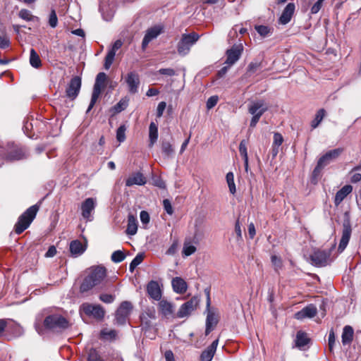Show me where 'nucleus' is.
Masks as SVG:
<instances>
[{
	"label": "nucleus",
	"instance_id": "1",
	"mask_svg": "<svg viewBox=\"0 0 361 361\" xmlns=\"http://www.w3.org/2000/svg\"><path fill=\"white\" fill-rule=\"evenodd\" d=\"M106 276V270L104 267H93L90 269L88 275L84 279L80 287L81 293H86L94 286L100 284Z\"/></svg>",
	"mask_w": 361,
	"mask_h": 361
},
{
	"label": "nucleus",
	"instance_id": "2",
	"mask_svg": "<svg viewBox=\"0 0 361 361\" xmlns=\"http://www.w3.org/2000/svg\"><path fill=\"white\" fill-rule=\"evenodd\" d=\"M38 210L39 207L37 205H32L19 216L14 227L15 232L17 234H20L30 226Z\"/></svg>",
	"mask_w": 361,
	"mask_h": 361
},
{
	"label": "nucleus",
	"instance_id": "3",
	"mask_svg": "<svg viewBox=\"0 0 361 361\" xmlns=\"http://www.w3.org/2000/svg\"><path fill=\"white\" fill-rule=\"evenodd\" d=\"M343 148H336L328 151L322 155L318 160L316 167L314 168L312 175L314 178H317L322 170L329 165L331 162L337 159L339 156L343 153Z\"/></svg>",
	"mask_w": 361,
	"mask_h": 361
},
{
	"label": "nucleus",
	"instance_id": "4",
	"mask_svg": "<svg viewBox=\"0 0 361 361\" xmlns=\"http://www.w3.org/2000/svg\"><path fill=\"white\" fill-rule=\"evenodd\" d=\"M43 324L45 329L56 331L64 330L69 326L68 320L58 314L46 316Z\"/></svg>",
	"mask_w": 361,
	"mask_h": 361
},
{
	"label": "nucleus",
	"instance_id": "5",
	"mask_svg": "<svg viewBox=\"0 0 361 361\" xmlns=\"http://www.w3.org/2000/svg\"><path fill=\"white\" fill-rule=\"evenodd\" d=\"M268 110V106L263 100H257L251 102L248 106V112L252 115L250 127L255 128L259 118Z\"/></svg>",
	"mask_w": 361,
	"mask_h": 361
},
{
	"label": "nucleus",
	"instance_id": "6",
	"mask_svg": "<svg viewBox=\"0 0 361 361\" xmlns=\"http://www.w3.org/2000/svg\"><path fill=\"white\" fill-rule=\"evenodd\" d=\"M199 38V35L195 32L183 34L177 45L178 54L183 56L187 55L189 53L191 47L195 44Z\"/></svg>",
	"mask_w": 361,
	"mask_h": 361
},
{
	"label": "nucleus",
	"instance_id": "7",
	"mask_svg": "<svg viewBox=\"0 0 361 361\" xmlns=\"http://www.w3.org/2000/svg\"><path fill=\"white\" fill-rule=\"evenodd\" d=\"M335 244L332 245L331 248L326 250H315L311 255L310 259L312 264L317 267H325L331 262L330 257L331 250L334 249Z\"/></svg>",
	"mask_w": 361,
	"mask_h": 361
},
{
	"label": "nucleus",
	"instance_id": "8",
	"mask_svg": "<svg viewBox=\"0 0 361 361\" xmlns=\"http://www.w3.org/2000/svg\"><path fill=\"white\" fill-rule=\"evenodd\" d=\"M106 79L107 76L106 73L103 72L98 73L97 75L95 83L94 85L93 92L92 94L91 101L87 108V112H89L94 106L101 94L102 89L104 86Z\"/></svg>",
	"mask_w": 361,
	"mask_h": 361
},
{
	"label": "nucleus",
	"instance_id": "9",
	"mask_svg": "<svg viewBox=\"0 0 361 361\" xmlns=\"http://www.w3.org/2000/svg\"><path fill=\"white\" fill-rule=\"evenodd\" d=\"M97 205V200L93 197H88L84 200L81 204V215L83 219L87 221H91L93 219L92 213Z\"/></svg>",
	"mask_w": 361,
	"mask_h": 361
},
{
	"label": "nucleus",
	"instance_id": "10",
	"mask_svg": "<svg viewBox=\"0 0 361 361\" xmlns=\"http://www.w3.org/2000/svg\"><path fill=\"white\" fill-rule=\"evenodd\" d=\"M133 306L128 301L121 302L116 312V322L118 324L123 325L130 315Z\"/></svg>",
	"mask_w": 361,
	"mask_h": 361
},
{
	"label": "nucleus",
	"instance_id": "11",
	"mask_svg": "<svg viewBox=\"0 0 361 361\" xmlns=\"http://www.w3.org/2000/svg\"><path fill=\"white\" fill-rule=\"evenodd\" d=\"M81 309L88 316L93 317L97 319H102L104 317L105 311L100 305L83 303Z\"/></svg>",
	"mask_w": 361,
	"mask_h": 361
},
{
	"label": "nucleus",
	"instance_id": "12",
	"mask_svg": "<svg viewBox=\"0 0 361 361\" xmlns=\"http://www.w3.org/2000/svg\"><path fill=\"white\" fill-rule=\"evenodd\" d=\"M210 299L208 298L207 304V315L206 319L205 334L208 335L216 326L219 322V314L209 310Z\"/></svg>",
	"mask_w": 361,
	"mask_h": 361
},
{
	"label": "nucleus",
	"instance_id": "13",
	"mask_svg": "<svg viewBox=\"0 0 361 361\" xmlns=\"http://www.w3.org/2000/svg\"><path fill=\"white\" fill-rule=\"evenodd\" d=\"M197 304V299L195 297L192 298L180 306L176 314L177 317L183 318L189 316L196 309Z\"/></svg>",
	"mask_w": 361,
	"mask_h": 361
},
{
	"label": "nucleus",
	"instance_id": "14",
	"mask_svg": "<svg viewBox=\"0 0 361 361\" xmlns=\"http://www.w3.org/2000/svg\"><path fill=\"white\" fill-rule=\"evenodd\" d=\"M243 50V47L241 44H235L226 51V63L231 66L233 65L240 57Z\"/></svg>",
	"mask_w": 361,
	"mask_h": 361
},
{
	"label": "nucleus",
	"instance_id": "15",
	"mask_svg": "<svg viewBox=\"0 0 361 361\" xmlns=\"http://www.w3.org/2000/svg\"><path fill=\"white\" fill-rule=\"evenodd\" d=\"M163 31V27L155 25L147 30L142 42V48L145 49L149 43L156 39Z\"/></svg>",
	"mask_w": 361,
	"mask_h": 361
},
{
	"label": "nucleus",
	"instance_id": "16",
	"mask_svg": "<svg viewBox=\"0 0 361 361\" xmlns=\"http://www.w3.org/2000/svg\"><path fill=\"white\" fill-rule=\"evenodd\" d=\"M123 45V42L121 39H118L113 44L112 47L109 49L107 52V54L104 59V67L106 70H109L112 65L114 58L116 56V52Z\"/></svg>",
	"mask_w": 361,
	"mask_h": 361
},
{
	"label": "nucleus",
	"instance_id": "17",
	"mask_svg": "<svg viewBox=\"0 0 361 361\" xmlns=\"http://www.w3.org/2000/svg\"><path fill=\"white\" fill-rule=\"evenodd\" d=\"M125 81L131 94L137 92L140 85V78L136 72L132 71L128 73L125 78Z\"/></svg>",
	"mask_w": 361,
	"mask_h": 361
},
{
	"label": "nucleus",
	"instance_id": "18",
	"mask_svg": "<svg viewBox=\"0 0 361 361\" xmlns=\"http://www.w3.org/2000/svg\"><path fill=\"white\" fill-rule=\"evenodd\" d=\"M81 87V79L78 76H75L73 78L67 88H66V95L68 97L71 99H74L78 94Z\"/></svg>",
	"mask_w": 361,
	"mask_h": 361
},
{
	"label": "nucleus",
	"instance_id": "19",
	"mask_svg": "<svg viewBox=\"0 0 361 361\" xmlns=\"http://www.w3.org/2000/svg\"><path fill=\"white\" fill-rule=\"evenodd\" d=\"M351 227L348 221H345L343 225L341 239L338 247V251L342 252L347 247L351 235Z\"/></svg>",
	"mask_w": 361,
	"mask_h": 361
},
{
	"label": "nucleus",
	"instance_id": "20",
	"mask_svg": "<svg viewBox=\"0 0 361 361\" xmlns=\"http://www.w3.org/2000/svg\"><path fill=\"white\" fill-rule=\"evenodd\" d=\"M317 313V309L315 305L310 304L300 311L295 314V318L299 320L304 319L305 318H312Z\"/></svg>",
	"mask_w": 361,
	"mask_h": 361
},
{
	"label": "nucleus",
	"instance_id": "21",
	"mask_svg": "<svg viewBox=\"0 0 361 361\" xmlns=\"http://www.w3.org/2000/svg\"><path fill=\"white\" fill-rule=\"evenodd\" d=\"M147 292L152 299L160 300L161 298V290L159 284L156 281H151L147 286Z\"/></svg>",
	"mask_w": 361,
	"mask_h": 361
},
{
	"label": "nucleus",
	"instance_id": "22",
	"mask_svg": "<svg viewBox=\"0 0 361 361\" xmlns=\"http://www.w3.org/2000/svg\"><path fill=\"white\" fill-rule=\"evenodd\" d=\"M295 9V4L293 3H289L283 9L282 14L279 19V23L281 25H286L288 23L294 14Z\"/></svg>",
	"mask_w": 361,
	"mask_h": 361
},
{
	"label": "nucleus",
	"instance_id": "23",
	"mask_svg": "<svg viewBox=\"0 0 361 361\" xmlns=\"http://www.w3.org/2000/svg\"><path fill=\"white\" fill-rule=\"evenodd\" d=\"M147 179L140 172H136L130 176L126 180V185L130 187L134 185H143L146 183Z\"/></svg>",
	"mask_w": 361,
	"mask_h": 361
},
{
	"label": "nucleus",
	"instance_id": "24",
	"mask_svg": "<svg viewBox=\"0 0 361 361\" xmlns=\"http://www.w3.org/2000/svg\"><path fill=\"white\" fill-rule=\"evenodd\" d=\"M219 339L214 340L201 354V361H212L218 346Z\"/></svg>",
	"mask_w": 361,
	"mask_h": 361
},
{
	"label": "nucleus",
	"instance_id": "25",
	"mask_svg": "<svg viewBox=\"0 0 361 361\" xmlns=\"http://www.w3.org/2000/svg\"><path fill=\"white\" fill-rule=\"evenodd\" d=\"M99 10L103 18L106 21L111 20L115 12L114 6L111 5L109 1H101Z\"/></svg>",
	"mask_w": 361,
	"mask_h": 361
},
{
	"label": "nucleus",
	"instance_id": "26",
	"mask_svg": "<svg viewBox=\"0 0 361 361\" xmlns=\"http://www.w3.org/2000/svg\"><path fill=\"white\" fill-rule=\"evenodd\" d=\"M171 285L173 290L176 293L183 294L186 292L188 285L185 281L180 277H175L172 279Z\"/></svg>",
	"mask_w": 361,
	"mask_h": 361
},
{
	"label": "nucleus",
	"instance_id": "27",
	"mask_svg": "<svg viewBox=\"0 0 361 361\" xmlns=\"http://www.w3.org/2000/svg\"><path fill=\"white\" fill-rule=\"evenodd\" d=\"M159 309L161 313L166 317H171L174 312V308L172 303L166 300H160L159 302Z\"/></svg>",
	"mask_w": 361,
	"mask_h": 361
},
{
	"label": "nucleus",
	"instance_id": "28",
	"mask_svg": "<svg viewBox=\"0 0 361 361\" xmlns=\"http://www.w3.org/2000/svg\"><path fill=\"white\" fill-rule=\"evenodd\" d=\"M352 190L353 188L350 185H346L339 190L335 196V204L336 206L339 205L346 196L352 192Z\"/></svg>",
	"mask_w": 361,
	"mask_h": 361
},
{
	"label": "nucleus",
	"instance_id": "29",
	"mask_svg": "<svg viewBox=\"0 0 361 361\" xmlns=\"http://www.w3.org/2000/svg\"><path fill=\"white\" fill-rule=\"evenodd\" d=\"M137 231V221L135 216L129 214L128 216V226L126 233L128 235H133Z\"/></svg>",
	"mask_w": 361,
	"mask_h": 361
},
{
	"label": "nucleus",
	"instance_id": "30",
	"mask_svg": "<svg viewBox=\"0 0 361 361\" xmlns=\"http://www.w3.org/2000/svg\"><path fill=\"white\" fill-rule=\"evenodd\" d=\"M310 341L307 334L301 331L297 333L296 338L295 340V346L300 349H304V348L308 344Z\"/></svg>",
	"mask_w": 361,
	"mask_h": 361
},
{
	"label": "nucleus",
	"instance_id": "31",
	"mask_svg": "<svg viewBox=\"0 0 361 361\" xmlns=\"http://www.w3.org/2000/svg\"><path fill=\"white\" fill-rule=\"evenodd\" d=\"M85 250V247L82 245L80 241L76 240H73L70 244V252L72 255L75 257L82 255Z\"/></svg>",
	"mask_w": 361,
	"mask_h": 361
},
{
	"label": "nucleus",
	"instance_id": "32",
	"mask_svg": "<svg viewBox=\"0 0 361 361\" xmlns=\"http://www.w3.org/2000/svg\"><path fill=\"white\" fill-rule=\"evenodd\" d=\"M354 331L350 326H345L343 329L342 333V343L347 345L351 343L353 338Z\"/></svg>",
	"mask_w": 361,
	"mask_h": 361
},
{
	"label": "nucleus",
	"instance_id": "33",
	"mask_svg": "<svg viewBox=\"0 0 361 361\" xmlns=\"http://www.w3.org/2000/svg\"><path fill=\"white\" fill-rule=\"evenodd\" d=\"M149 147H152L158 139V127L157 125L151 122L149 127Z\"/></svg>",
	"mask_w": 361,
	"mask_h": 361
},
{
	"label": "nucleus",
	"instance_id": "34",
	"mask_svg": "<svg viewBox=\"0 0 361 361\" xmlns=\"http://www.w3.org/2000/svg\"><path fill=\"white\" fill-rule=\"evenodd\" d=\"M161 151L167 158H171L174 154V149L173 145L169 141H162Z\"/></svg>",
	"mask_w": 361,
	"mask_h": 361
},
{
	"label": "nucleus",
	"instance_id": "35",
	"mask_svg": "<svg viewBox=\"0 0 361 361\" xmlns=\"http://www.w3.org/2000/svg\"><path fill=\"white\" fill-rule=\"evenodd\" d=\"M30 63L35 68H39L42 65L41 59L34 49L30 50Z\"/></svg>",
	"mask_w": 361,
	"mask_h": 361
},
{
	"label": "nucleus",
	"instance_id": "36",
	"mask_svg": "<svg viewBox=\"0 0 361 361\" xmlns=\"http://www.w3.org/2000/svg\"><path fill=\"white\" fill-rule=\"evenodd\" d=\"M255 28L258 34L263 37H268L273 32V28L266 25H256Z\"/></svg>",
	"mask_w": 361,
	"mask_h": 361
},
{
	"label": "nucleus",
	"instance_id": "37",
	"mask_svg": "<svg viewBox=\"0 0 361 361\" xmlns=\"http://www.w3.org/2000/svg\"><path fill=\"white\" fill-rule=\"evenodd\" d=\"M226 182L231 194H235L236 192L235 185L234 182V175L232 172H228L226 176Z\"/></svg>",
	"mask_w": 361,
	"mask_h": 361
},
{
	"label": "nucleus",
	"instance_id": "38",
	"mask_svg": "<svg viewBox=\"0 0 361 361\" xmlns=\"http://www.w3.org/2000/svg\"><path fill=\"white\" fill-rule=\"evenodd\" d=\"M324 116H325V110L323 109H319L317 111L314 119L312 121L311 126L313 128H317L319 126V124L321 123L322 119L324 118Z\"/></svg>",
	"mask_w": 361,
	"mask_h": 361
},
{
	"label": "nucleus",
	"instance_id": "39",
	"mask_svg": "<svg viewBox=\"0 0 361 361\" xmlns=\"http://www.w3.org/2000/svg\"><path fill=\"white\" fill-rule=\"evenodd\" d=\"M128 105V99L126 98L121 99L114 107V113H119L125 110Z\"/></svg>",
	"mask_w": 361,
	"mask_h": 361
},
{
	"label": "nucleus",
	"instance_id": "40",
	"mask_svg": "<svg viewBox=\"0 0 361 361\" xmlns=\"http://www.w3.org/2000/svg\"><path fill=\"white\" fill-rule=\"evenodd\" d=\"M144 259V254L139 253L137 254L135 257L132 260V262L130 264V271H133V270L142 263V262Z\"/></svg>",
	"mask_w": 361,
	"mask_h": 361
},
{
	"label": "nucleus",
	"instance_id": "41",
	"mask_svg": "<svg viewBox=\"0 0 361 361\" xmlns=\"http://www.w3.org/2000/svg\"><path fill=\"white\" fill-rule=\"evenodd\" d=\"M126 127L125 125H121L117 129L116 139L119 142H123L126 140Z\"/></svg>",
	"mask_w": 361,
	"mask_h": 361
},
{
	"label": "nucleus",
	"instance_id": "42",
	"mask_svg": "<svg viewBox=\"0 0 361 361\" xmlns=\"http://www.w3.org/2000/svg\"><path fill=\"white\" fill-rule=\"evenodd\" d=\"M126 258V255L121 250H116L111 255V260L115 263H119L123 261Z\"/></svg>",
	"mask_w": 361,
	"mask_h": 361
},
{
	"label": "nucleus",
	"instance_id": "43",
	"mask_svg": "<svg viewBox=\"0 0 361 361\" xmlns=\"http://www.w3.org/2000/svg\"><path fill=\"white\" fill-rule=\"evenodd\" d=\"M196 250V247L190 243H185L183 248V254L188 257L192 255Z\"/></svg>",
	"mask_w": 361,
	"mask_h": 361
},
{
	"label": "nucleus",
	"instance_id": "44",
	"mask_svg": "<svg viewBox=\"0 0 361 361\" xmlns=\"http://www.w3.org/2000/svg\"><path fill=\"white\" fill-rule=\"evenodd\" d=\"M115 298L116 295L114 294L102 293L99 295V300L106 304L114 302Z\"/></svg>",
	"mask_w": 361,
	"mask_h": 361
},
{
	"label": "nucleus",
	"instance_id": "45",
	"mask_svg": "<svg viewBox=\"0 0 361 361\" xmlns=\"http://www.w3.org/2000/svg\"><path fill=\"white\" fill-rule=\"evenodd\" d=\"M271 260L275 271H278L282 268L283 263L280 257H277L276 255H272L271 257Z\"/></svg>",
	"mask_w": 361,
	"mask_h": 361
},
{
	"label": "nucleus",
	"instance_id": "46",
	"mask_svg": "<svg viewBox=\"0 0 361 361\" xmlns=\"http://www.w3.org/2000/svg\"><path fill=\"white\" fill-rule=\"evenodd\" d=\"M58 24V18L56 16V13L54 9H51L49 16V25L54 28L57 26Z\"/></svg>",
	"mask_w": 361,
	"mask_h": 361
},
{
	"label": "nucleus",
	"instance_id": "47",
	"mask_svg": "<svg viewBox=\"0 0 361 361\" xmlns=\"http://www.w3.org/2000/svg\"><path fill=\"white\" fill-rule=\"evenodd\" d=\"M239 152L240 155L243 157V160L247 161V143L245 140H242L239 145Z\"/></svg>",
	"mask_w": 361,
	"mask_h": 361
},
{
	"label": "nucleus",
	"instance_id": "48",
	"mask_svg": "<svg viewBox=\"0 0 361 361\" xmlns=\"http://www.w3.org/2000/svg\"><path fill=\"white\" fill-rule=\"evenodd\" d=\"M23 157V154L21 150H17L15 152H10L6 155V159L8 160H18L22 159Z\"/></svg>",
	"mask_w": 361,
	"mask_h": 361
},
{
	"label": "nucleus",
	"instance_id": "49",
	"mask_svg": "<svg viewBox=\"0 0 361 361\" xmlns=\"http://www.w3.org/2000/svg\"><path fill=\"white\" fill-rule=\"evenodd\" d=\"M42 320H43V315L38 314L36 317V320H35V328L39 334H43L44 329L41 325Z\"/></svg>",
	"mask_w": 361,
	"mask_h": 361
},
{
	"label": "nucleus",
	"instance_id": "50",
	"mask_svg": "<svg viewBox=\"0 0 361 361\" xmlns=\"http://www.w3.org/2000/svg\"><path fill=\"white\" fill-rule=\"evenodd\" d=\"M19 16L23 20L27 21L32 20L34 19V16L32 15L31 12L26 9H22L19 12Z\"/></svg>",
	"mask_w": 361,
	"mask_h": 361
},
{
	"label": "nucleus",
	"instance_id": "51",
	"mask_svg": "<svg viewBox=\"0 0 361 361\" xmlns=\"http://www.w3.org/2000/svg\"><path fill=\"white\" fill-rule=\"evenodd\" d=\"M9 319H0V340L4 337Z\"/></svg>",
	"mask_w": 361,
	"mask_h": 361
},
{
	"label": "nucleus",
	"instance_id": "52",
	"mask_svg": "<svg viewBox=\"0 0 361 361\" xmlns=\"http://www.w3.org/2000/svg\"><path fill=\"white\" fill-rule=\"evenodd\" d=\"M101 334L104 338H114L116 336V331L115 330L104 329L102 331Z\"/></svg>",
	"mask_w": 361,
	"mask_h": 361
},
{
	"label": "nucleus",
	"instance_id": "53",
	"mask_svg": "<svg viewBox=\"0 0 361 361\" xmlns=\"http://www.w3.org/2000/svg\"><path fill=\"white\" fill-rule=\"evenodd\" d=\"M88 361H103L97 351L94 349H91L88 353Z\"/></svg>",
	"mask_w": 361,
	"mask_h": 361
},
{
	"label": "nucleus",
	"instance_id": "54",
	"mask_svg": "<svg viewBox=\"0 0 361 361\" xmlns=\"http://www.w3.org/2000/svg\"><path fill=\"white\" fill-rule=\"evenodd\" d=\"M328 341H329V350L331 351H332L333 348H334V344L336 343V336H335V334H334V331L333 329H331L330 331H329V339H328Z\"/></svg>",
	"mask_w": 361,
	"mask_h": 361
},
{
	"label": "nucleus",
	"instance_id": "55",
	"mask_svg": "<svg viewBox=\"0 0 361 361\" xmlns=\"http://www.w3.org/2000/svg\"><path fill=\"white\" fill-rule=\"evenodd\" d=\"M163 206L166 212L170 215L173 213V209L172 205L171 204L170 200L168 199H165L163 200Z\"/></svg>",
	"mask_w": 361,
	"mask_h": 361
},
{
	"label": "nucleus",
	"instance_id": "56",
	"mask_svg": "<svg viewBox=\"0 0 361 361\" xmlns=\"http://www.w3.org/2000/svg\"><path fill=\"white\" fill-rule=\"evenodd\" d=\"M261 67L259 62H251L247 68V72L250 73H255Z\"/></svg>",
	"mask_w": 361,
	"mask_h": 361
},
{
	"label": "nucleus",
	"instance_id": "57",
	"mask_svg": "<svg viewBox=\"0 0 361 361\" xmlns=\"http://www.w3.org/2000/svg\"><path fill=\"white\" fill-rule=\"evenodd\" d=\"M218 97L217 96H212L210 97L207 102V108L208 109H212L215 106L218 102Z\"/></svg>",
	"mask_w": 361,
	"mask_h": 361
},
{
	"label": "nucleus",
	"instance_id": "58",
	"mask_svg": "<svg viewBox=\"0 0 361 361\" xmlns=\"http://www.w3.org/2000/svg\"><path fill=\"white\" fill-rule=\"evenodd\" d=\"M283 136L279 133H275L274 135L273 145L276 146V147H279L283 143Z\"/></svg>",
	"mask_w": 361,
	"mask_h": 361
},
{
	"label": "nucleus",
	"instance_id": "59",
	"mask_svg": "<svg viewBox=\"0 0 361 361\" xmlns=\"http://www.w3.org/2000/svg\"><path fill=\"white\" fill-rule=\"evenodd\" d=\"M10 46V40L7 35L0 36V48L6 49Z\"/></svg>",
	"mask_w": 361,
	"mask_h": 361
},
{
	"label": "nucleus",
	"instance_id": "60",
	"mask_svg": "<svg viewBox=\"0 0 361 361\" xmlns=\"http://www.w3.org/2000/svg\"><path fill=\"white\" fill-rule=\"evenodd\" d=\"M166 104L165 102H161L159 103L157 109V116L160 118L162 116L163 113L166 109Z\"/></svg>",
	"mask_w": 361,
	"mask_h": 361
},
{
	"label": "nucleus",
	"instance_id": "61",
	"mask_svg": "<svg viewBox=\"0 0 361 361\" xmlns=\"http://www.w3.org/2000/svg\"><path fill=\"white\" fill-rule=\"evenodd\" d=\"M140 221L143 224H147L149 222V215L146 211H142L140 214Z\"/></svg>",
	"mask_w": 361,
	"mask_h": 361
},
{
	"label": "nucleus",
	"instance_id": "62",
	"mask_svg": "<svg viewBox=\"0 0 361 361\" xmlns=\"http://www.w3.org/2000/svg\"><path fill=\"white\" fill-rule=\"evenodd\" d=\"M159 73L161 75H166L169 76H173L176 75V71L173 68H161L159 70Z\"/></svg>",
	"mask_w": 361,
	"mask_h": 361
},
{
	"label": "nucleus",
	"instance_id": "63",
	"mask_svg": "<svg viewBox=\"0 0 361 361\" xmlns=\"http://www.w3.org/2000/svg\"><path fill=\"white\" fill-rule=\"evenodd\" d=\"M322 1H316L315 4L311 8V13L315 14L319 12L322 8Z\"/></svg>",
	"mask_w": 361,
	"mask_h": 361
},
{
	"label": "nucleus",
	"instance_id": "64",
	"mask_svg": "<svg viewBox=\"0 0 361 361\" xmlns=\"http://www.w3.org/2000/svg\"><path fill=\"white\" fill-rule=\"evenodd\" d=\"M56 254V249L54 246H50L45 253L46 257H53Z\"/></svg>",
	"mask_w": 361,
	"mask_h": 361
}]
</instances>
